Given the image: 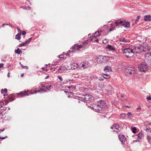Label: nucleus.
Instances as JSON below:
<instances>
[{"instance_id":"nucleus-5","label":"nucleus","mask_w":151,"mask_h":151,"mask_svg":"<svg viewBox=\"0 0 151 151\" xmlns=\"http://www.w3.org/2000/svg\"><path fill=\"white\" fill-rule=\"evenodd\" d=\"M135 72V68L132 67H129L125 70V74L127 76H130L134 75Z\"/></svg>"},{"instance_id":"nucleus-39","label":"nucleus","mask_w":151,"mask_h":151,"mask_svg":"<svg viewBox=\"0 0 151 151\" xmlns=\"http://www.w3.org/2000/svg\"><path fill=\"white\" fill-rule=\"evenodd\" d=\"M25 45H25V43L24 42L23 43L20 44L18 46L19 47H22L23 46H24Z\"/></svg>"},{"instance_id":"nucleus-6","label":"nucleus","mask_w":151,"mask_h":151,"mask_svg":"<svg viewBox=\"0 0 151 151\" xmlns=\"http://www.w3.org/2000/svg\"><path fill=\"white\" fill-rule=\"evenodd\" d=\"M138 68L139 71L145 72L147 70L148 66L146 63L143 62L139 65Z\"/></svg>"},{"instance_id":"nucleus-9","label":"nucleus","mask_w":151,"mask_h":151,"mask_svg":"<svg viewBox=\"0 0 151 151\" xmlns=\"http://www.w3.org/2000/svg\"><path fill=\"white\" fill-rule=\"evenodd\" d=\"M119 138L123 145L124 144H125V143L126 142V138L124 135H119Z\"/></svg>"},{"instance_id":"nucleus-22","label":"nucleus","mask_w":151,"mask_h":151,"mask_svg":"<svg viewBox=\"0 0 151 151\" xmlns=\"http://www.w3.org/2000/svg\"><path fill=\"white\" fill-rule=\"evenodd\" d=\"M53 88V86L51 85H49L47 84L46 86V89L47 90H49L50 89Z\"/></svg>"},{"instance_id":"nucleus-2","label":"nucleus","mask_w":151,"mask_h":151,"mask_svg":"<svg viewBox=\"0 0 151 151\" xmlns=\"http://www.w3.org/2000/svg\"><path fill=\"white\" fill-rule=\"evenodd\" d=\"M40 91H37L35 90L34 89H32L29 91H22L18 93H17V94L18 95V97H23L26 96H28L30 94H35L37 93H40Z\"/></svg>"},{"instance_id":"nucleus-36","label":"nucleus","mask_w":151,"mask_h":151,"mask_svg":"<svg viewBox=\"0 0 151 151\" xmlns=\"http://www.w3.org/2000/svg\"><path fill=\"white\" fill-rule=\"evenodd\" d=\"M56 66L55 68H53V71H55V70H58V69L59 68H60V66L59 67L58 66H57V65Z\"/></svg>"},{"instance_id":"nucleus-28","label":"nucleus","mask_w":151,"mask_h":151,"mask_svg":"<svg viewBox=\"0 0 151 151\" xmlns=\"http://www.w3.org/2000/svg\"><path fill=\"white\" fill-rule=\"evenodd\" d=\"M143 134L142 132H139L138 134V137L139 139H141L143 136Z\"/></svg>"},{"instance_id":"nucleus-26","label":"nucleus","mask_w":151,"mask_h":151,"mask_svg":"<svg viewBox=\"0 0 151 151\" xmlns=\"http://www.w3.org/2000/svg\"><path fill=\"white\" fill-rule=\"evenodd\" d=\"M119 40L121 42L126 43L128 42V40H126L125 38L124 37H121L119 39Z\"/></svg>"},{"instance_id":"nucleus-15","label":"nucleus","mask_w":151,"mask_h":151,"mask_svg":"<svg viewBox=\"0 0 151 151\" xmlns=\"http://www.w3.org/2000/svg\"><path fill=\"white\" fill-rule=\"evenodd\" d=\"M119 125L117 124H114L111 127V128L115 132H117L119 129Z\"/></svg>"},{"instance_id":"nucleus-14","label":"nucleus","mask_w":151,"mask_h":151,"mask_svg":"<svg viewBox=\"0 0 151 151\" xmlns=\"http://www.w3.org/2000/svg\"><path fill=\"white\" fill-rule=\"evenodd\" d=\"M105 49H107V50L109 51H114L116 50V49L114 47L111 45H108L105 47Z\"/></svg>"},{"instance_id":"nucleus-33","label":"nucleus","mask_w":151,"mask_h":151,"mask_svg":"<svg viewBox=\"0 0 151 151\" xmlns=\"http://www.w3.org/2000/svg\"><path fill=\"white\" fill-rule=\"evenodd\" d=\"M7 89L6 88H4V89H2L1 91V93L3 94L4 93V92L7 93Z\"/></svg>"},{"instance_id":"nucleus-37","label":"nucleus","mask_w":151,"mask_h":151,"mask_svg":"<svg viewBox=\"0 0 151 151\" xmlns=\"http://www.w3.org/2000/svg\"><path fill=\"white\" fill-rule=\"evenodd\" d=\"M125 115V114H122L120 115V117L122 119H123Z\"/></svg>"},{"instance_id":"nucleus-4","label":"nucleus","mask_w":151,"mask_h":151,"mask_svg":"<svg viewBox=\"0 0 151 151\" xmlns=\"http://www.w3.org/2000/svg\"><path fill=\"white\" fill-rule=\"evenodd\" d=\"M104 101L102 100L99 101L98 102L96 111L100 113H103L104 111Z\"/></svg>"},{"instance_id":"nucleus-18","label":"nucleus","mask_w":151,"mask_h":151,"mask_svg":"<svg viewBox=\"0 0 151 151\" xmlns=\"http://www.w3.org/2000/svg\"><path fill=\"white\" fill-rule=\"evenodd\" d=\"M111 72L112 70L111 69V67L110 66H106L104 68V72Z\"/></svg>"},{"instance_id":"nucleus-25","label":"nucleus","mask_w":151,"mask_h":151,"mask_svg":"<svg viewBox=\"0 0 151 151\" xmlns=\"http://www.w3.org/2000/svg\"><path fill=\"white\" fill-rule=\"evenodd\" d=\"M32 38H30L28 39L27 40L25 41V42H24V43H25V44L26 45H28V44H29V43L30 42V41L32 40Z\"/></svg>"},{"instance_id":"nucleus-27","label":"nucleus","mask_w":151,"mask_h":151,"mask_svg":"<svg viewBox=\"0 0 151 151\" xmlns=\"http://www.w3.org/2000/svg\"><path fill=\"white\" fill-rule=\"evenodd\" d=\"M150 56L151 57V52H148L145 55V57L146 59H147V58H149V56Z\"/></svg>"},{"instance_id":"nucleus-63","label":"nucleus","mask_w":151,"mask_h":151,"mask_svg":"<svg viewBox=\"0 0 151 151\" xmlns=\"http://www.w3.org/2000/svg\"><path fill=\"white\" fill-rule=\"evenodd\" d=\"M27 7L28 8V9L29 10H30L31 9V8L29 7Z\"/></svg>"},{"instance_id":"nucleus-47","label":"nucleus","mask_w":151,"mask_h":151,"mask_svg":"<svg viewBox=\"0 0 151 151\" xmlns=\"http://www.w3.org/2000/svg\"><path fill=\"white\" fill-rule=\"evenodd\" d=\"M96 37V35H95L94 36V34H93V35L92 36V38H91L90 40V41L91 40H92L93 39V38H96V37Z\"/></svg>"},{"instance_id":"nucleus-16","label":"nucleus","mask_w":151,"mask_h":151,"mask_svg":"<svg viewBox=\"0 0 151 151\" xmlns=\"http://www.w3.org/2000/svg\"><path fill=\"white\" fill-rule=\"evenodd\" d=\"M104 56H100L96 59L97 62L99 63H101L103 62Z\"/></svg>"},{"instance_id":"nucleus-13","label":"nucleus","mask_w":151,"mask_h":151,"mask_svg":"<svg viewBox=\"0 0 151 151\" xmlns=\"http://www.w3.org/2000/svg\"><path fill=\"white\" fill-rule=\"evenodd\" d=\"M88 62H87L81 63L80 65L79 68L81 69H84L88 67Z\"/></svg>"},{"instance_id":"nucleus-19","label":"nucleus","mask_w":151,"mask_h":151,"mask_svg":"<svg viewBox=\"0 0 151 151\" xmlns=\"http://www.w3.org/2000/svg\"><path fill=\"white\" fill-rule=\"evenodd\" d=\"M144 20L145 21H151V16L149 15L145 16Z\"/></svg>"},{"instance_id":"nucleus-57","label":"nucleus","mask_w":151,"mask_h":151,"mask_svg":"<svg viewBox=\"0 0 151 151\" xmlns=\"http://www.w3.org/2000/svg\"><path fill=\"white\" fill-rule=\"evenodd\" d=\"M99 80L100 81H103V78L102 77H99Z\"/></svg>"},{"instance_id":"nucleus-7","label":"nucleus","mask_w":151,"mask_h":151,"mask_svg":"<svg viewBox=\"0 0 151 151\" xmlns=\"http://www.w3.org/2000/svg\"><path fill=\"white\" fill-rule=\"evenodd\" d=\"M142 45H137L133 47L132 50L134 53H140L142 52Z\"/></svg>"},{"instance_id":"nucleus-43","label":"nucleus","mask_w":151,"mask_h":151,"mask_svg":"<svg viewBox=\"0 0 151 151\" xmlns=\"http://www.w3.org/2000/svg\"><path fill=\"white\" fill-rule=\"evenodd\" d=\"M115 27H112V28H110L109 29V32H110L114 30H115Z\"/></svg>"},{"instance_id":"nucleus-54","label":"nucleus","mask_w":151,"mask_h":151,"mask_svg":"<svg viewBox=\"0 0 151 151\" xmlns=\"http://www.w3.org/2000/svg\"><path fill=\"white\" fill-rule=\"evenodd\" d=\"M57 65V63H54V64L53 63V64H52V66H56Z\"/></svg>"},{"instance_id":"nucleus-52","label":"nucleus","mask_w":151,"mask_h":151,"mask_svg":"<svg viewBox=\"0 0 151 151\" xmlns=\"http://www.w3.org/2000/svg\"><path fill=\"white\" fill-rule=\"evenodd\" d=\"M22 35H24L26 34V33L25 31H23L22 32Z\"/></svg>"},{"instance_id":"nucleus-44","label":"nucleus","mask_w":151,"mask_h":151,"mask_svg":"<svg viewBox=\"0 0 151 151\" xmlns=\"http://www.w3.org/2000/svg\"><path fill=\"white\" fill-rule=\"evenodd\" d=\"M109 58L108 57H106V56H104V61L106 62V61H107L109 60Z\"/></svg>"},{"instance_id":"nucleus-30","label":"nucleus","mask_w":151,"mask_h":151,"mask_svg":"<svg viewBox=\"0 0 151 151\" xmlns=\"http://www.w3.org/2000/svg\"><path fill=\"white\" fill-rule=\"evenodd\" d=\"M101 32V31H100V32L99 31H97L94 34V36H95V35L96 36V37L98 36L101 35L100 33ZM101 32H102V31Z\"/></svg>"},{"instance_id":"nucleus-60","label":"nucleus","mask_w":151,"mask_h":151,"mask_svg":"<svg viewBox=\"0 0 151 151\" xmlns=\"http://www.w3.org/2000/svg\"><path fill=\"white\" fill-rule=\"evenodd\" d=\"M99 41L98 39H97L95 40V41L96 42H98Z\"/></svg>"},{"instance_id":"nucleus-56","label":"nucleus","mask_w":151,"mask_h":151,"mask_svg":"<svg viewBox=\"0 0 151 151\" xmlns=\"http://www.w3.org/2000/svg\"><path fill=\"white\" fill-rule=\"evenodd\" d=\"M17 29L18 32H20V33H21V34L22 32H21V31L20 30V29L18 28H17Z\"/></svg>"},{"instance_id":"nucleus-34","label":"nucleus","mask_w":151,"mask_h":151,"mask_svg":"<svg viewBox=\"0 0 151 151\" xmlns=\"http://www.w3.org/2000/svg\"><path fill=\"white\" fill-rule=\"evenodd\" d=\"M127 115L128 116V118H131L132 117V114L131 112H128L127 113Z\"/></svg>"},{"instance_id":"nucleus-29","label":"nucleus","mask_w":151,"mask_h":151,"mask_svg":"<svg viewBox=\"0 0 151 151\" xmlns=\"http://www.w3.org/2000/svg\"><path fill=\"white\" fill-rule=\"evenodd\" d=\"M76 98L77 99L79 100H81V101H84L83 96L82 97L79 96H77L76 97Z\"/></svg>"},{"instance_id":"nucleus-24","label":"nucleus","mask_w":151,"mask_h":151,"mask_svg":"<svg viewBox=\"0 0 151 151\" xmlns=\"http://www.w3.org/2000/svg\"><path fill=\"white\" fill-rule=\"evenodd\" d=\"M66 70V68L65 66H60V68H59L58 69V71H59L61 70L62 71Z\"/></svg>"},{"instance_id":"nucleus-64","label":"nucleus","mask_w":151,"mask_h":151,"mask_svg":"<svg viewBox=\"0 0 151 151\" xmlns=\"http://www.w3.org/2000/svg\"><path fill=\"white\" fill-rule=\"evenodd\" d=\"M72 88V86H69L68 88H69V89H70L71 88Z\"/></svg>"},{"instance_id":"nucleus-48","label":"nucleus","mask_w":151,"mask_h":151,"mask_svg":"<svg viewBox=\"0 0 151 151\" xmlns=\"http://www.w3.org/2000/svg\"><path fill=\"white\" fill-rule=\"evenodd\" d=\"M58 78L59 79L60 81H63V79H62V77L61 76H58Z\"/></svg>"},{"instance_id":"nucleus-58","label":"nucleus","mask_w":151,"mask_h":151,"mask_svg":"<svg viewBox=\"0 0 151 151\" xmlns=\"http://www.w3.org/2000/svg\"><path fill=\"white\" fill-rule=\"evenodd\" d=\"M5 129L4 128L3 129H0V132L1 131L3 132L4 130Z\"/></svg>"},{"instance_id":"nucleus-11","label":"nucleus","mask_w":151,"mask_h":151,"mask_svg":"<svg viewBox=\"0 0 151 151\" xmlns=\"http://www.w3.org/2000/svg\"><path fill=\"white\" fill-rule=\"evenodd\" d=\"M142 52H147L150 51L151 48L150 47L146 45H142Z\"/></svg>"},{"instance_id":"nucleus-10","label":"nucleus","mask_w":151,"mask_h":151,"mask_svg":"<svg viewBox=\"0 0 151 151\" xmlns=\"http://www.w3.org/2000/svg\"><path fill=\"white\" fill-rule=\"evenodd\" d=\"M14 100L12 97L10 99H9L8 100L5 101V103L4 102V101H0V109L3 107V106L4 105H7L9 102L12 101Z\"/></svg>"},{"instance_id":"nucleus-51","label":"nucleus","mask_w":151,"mask_h":151,"mask_svg":"<svg viewBox=\"0 0 151 151\" xmlns=\"http://www.w3.org/2000/svg\"><path fill=\"white\" fill-rule=\"evenodd\" d=\"M7 137V136H6L5 137H1L0 138V139H5V138H6Z\"/></svg>"},{"instance_id":"nucleus-23","label":"nucleus","mask_w":151,"mask_h":151,"mask_svg":"<svg viewBox=\"0 0 151 151\" xmlns=\"http://www.w3.org/2000/svg\"><path fill=\"white\" fill-rule=\"evenodd\" d=\"M21 33H18L17 35H15V38L19 40L21 39Z\"/></svg>"},{"instance_id":"nucleus-32","label":"nucleus","mask_w":151,"mask_h":151,"mask_svg":"<svg viewBox=\"0 0 151 151\" xmlns=\"http://www.w3.org/2000/svg\"><path fill=\"white\" fill-rule=\"evenodd\" d=\"M86 106L88 107H91L93 109H95L96 110H96L97 109H96L95 107V106H93V105H91L90 106L88 104H86Z\"/></svg>"},{"instance_id":"nucleus-1","label":"nucleus","mask_w":151,"mask_h":151,"mask_svg":"<svg viewBox=\"0 0 151 151\" xmlns=\"http://www.w3.org/2000/svg\"><path fill=\"white\" fill-rule=\"evenodd\" d=\"M88 43V41L86 40L83 42L81 45L75 44L70 48L68 53L66 54V55H69V53L70 52H73L76 50H80L81 48H84V49L87 48L88 46H87V45Z\"/></svg>"},{"instance_id":"nucleus-17","label":"nucleus","mask_w":151,"mask_h":151,"mask_svg":"<svg viewBox=\"0 0 151 151\" xmlns=\"http://www.w3.org/2000/svg\"><path fill=\"white\" fill-rule=\"evenodd\" d=\"M123 21L120 20H118L117 21L115 22V24L116 27L122 26L123 25Z\"/></svg>"},{"instance_id":"nucleus-55","label":"nucleus","mask_w":151,"mask_h":151,"mask_svg":"<svg viewBox=\"0 0 151 151\" xmlns=\"http://www.w3.org/2000/svg\"><path fill=\"white\" fill-rule=\"evenodd\" d=\"M23 68L26 69H28V67L26 66H24L23 67Z\"/></svg>"},{"instance_id":"nucleus-8","label":"nucleus","mask_w":151,"mask_h":151,"mask_svg":"<svg viewBox=\"0 0 151 151\" xmlns=\"http://www.w3.org/2000/svg\"><path fill=\"white\" fill-rule=\"evenodd\" d=\"M84 101H91L94 99V97L93 96L88 94H86L83 96Z\"/></svg>"},{"instance_id":"nucleus-46","label":"nucleus","mask_w":151,"mask_h":151,"mask_svg":"<svg viewBox=\"0 0 151 151\" xmlns=\"http://www.w3.org/2000/svg\"><path fill=\"white\" fill-rule=\"evenodd\" d=\"M46 86V85H42L40 87H39V89H40V88L43 89V88L45 87Z\"/></svg>"},{"instance_id":"nucleus-20","label":"nucleus","mask_w":151,"mask_h":151,"mask_svg":"<svg viewBox=\"0 0 151 151\" xmlns=\"http://www.w3.org/2000/svg\"><path fill=\"white\" fill-rule=\"evenodd\" d=\"M130 26L129 23V22H125L123 21L122 26L126 28L129 27Z\"/></svg>"},{"instance_id":"nucleus-21","label":"nucleus","mask_w":151,"mask_h":151,"mask_svg":"<svg viewBox=\"0 0 151 151\" xmlns=\"http://www.w3.org/2000/svg\"><path fill=\"white\" fill-rule=\"evenodd\" d=\"M14 52L18 54H20L22 53V50L19 48H18L17 50H15Z\"/></svg>"},{"instance_id":"nucleus-50","label":"nucleus","mask_w":151,"mask_h":151,"mask_svg":"<svg viewBox=\"0 0 151 151\" xmlns=\"http://www.w3.org/2000/svg\"><path fill=\"white\" fill-rule=\"evenodd\" d=\"M146 99L148 100H151V96H150L149 97H147Z\"/></svg>"},{"instance_id":"nucleus-62","label":"nucleus","mask_w":151,"mask_h":151,"mask_svg":"<svg viewBox=\"0 0 151 151\" xmlns=\"http://www.w3.org/2000/svg\"><path fill=\"white\" fill-rule=\"evenodd\" d=\"M10 73H8V74H7V76H8V77H9V76H10Z\"/></svg>"},{"instance_id":"nucleus-45","label":"nucleus","mask_w":151,"mask_h":151,"mask_svg":"<svg viewBox=\"0 0 151 151\" xmlns=\"http://www.w3.org/2000/svg\"><path fill=\"white\" fill-rule=\"evenodd\" d=\"M145 123L146 125H151V123L148 122H145Z\"/></svg>"},{"instance_id":"nucleus-41","label":"nucleus","mask_w":151,"mask_h":151,"mask_svg":"<svg viewBox=\"0 0 151 151\" xmlns=\"http://www.w3.org/2000/svg\"><path fill=\"white\" fill-rule=\"evenodd\" d=\"M40 89L41 91L45 92H46L47 90V89H46V86L45 87L43 88V89L40 88Z\"/></svg>"},{"instance_id":"nucleus-40","label":"nucleus","mask_w":151,"mask_h":151,"mask_svg":"<svg viewBox=\"0 0 151 151\" xmlns=\"http://www.w3.org/2000/svg\"><path fill=\"white\" fill-rule=\"evenodd\" d=\"M140 17V16H138L137 17V19L135 20V22L136 23L139 21V19Z\"/></svg>"},{"instance_id":"nucleus-42","label":"nucleus","mask_w":151,"mask_h":151,"mask_svg":"<svg viewBox=\"0 0 151 151\" xmlns=\"http://www.w3.org/2000/svg\"><path fill=\"white\" fill-rule=\"evenodd\" d=\"M147 139L150 142H151V137L149 135H147Z\"/></svg>"},{"instance_id":"nucleus-53","label":"nucleus","mask_w":151,"mask_h":151,"mask_svg":"<svg viewBox=\"0 0 151 151\" xmlns=\"http://www.w3.org/2000/svg\"><path fill=\"white\" fill-rule=\"evenodd\" d=\"M73 65L76 67H77L78 66V64L76 63H73Z\"/></svg>"},{"instance_id":"nucleus-3","label":"nucleus","mask_w":151,"mask_h":151,"mask_svg":"<svg viewBox=\"0 0 151 151\" xmlns=\"http://www.w3.org/2000/svg\"><path fill=\"white\" fill-rule=\"evenodd\" d=\"M123 53L127 58H130L133 56L134 53L132 49L127 48L123 49Z\"/></svg>"},{"instance_id":"nucleus-12","label":"nucleus","mask_w":151,"mask_h":151,"mask_svg":"<svg viewBox=\"0 0 151 151\" xmlns=\"http://www.w3.org/2000/svg\"><path fill=\"white\" fill-rule=\"evenodd\" d=\"M112 88L109 85L107 86L105 89V91L106 92V93L108 96L110 95L112 93Z\"/></svg>"},{"instance_id":"nucleus-35","label":"nucleus","mask_w":151,"mask_h":151,"mask_svg":"<svg viewBox=\"0 0 151 151\" xmlns=\"http://www.w3.org/2000/svg\"><path fill=\"white\" fill-rule=\"evenodd\" d=\"M136 128L135 127H133L132 129V131L134 133H136Z\"/></svg>"},{"instance_id":"nucleus-38","label":"nucleus","mask_w":151,"mask_h":151,"mask_svg":"<svg viewBox=\"0 0 151 151\" xmlns=\"http://www.w3.org/2000/svg\"><path fill=\"white\" fill-rule=\"evenodd\" d=\"M147 132H151V129H150V128H147L146 127V129H145Z\"/></svg>"},{"instance_id":"nucleus-31","label":"nucleus","mask_w":151,"mask_h":151,"mask_svg":"<svg viewBox=\"0 0 151 151\" xmlns=\"http://www.w3.org/2000/svg\"><path fill=\"white\" fill-rule=\"evenodd\" d=\"M110 77L109 74H107L104 73V79H109Z\"/></svg>"},{"instance_id":"nucleus-61","label":"nucleus","mask_w":151,"mask_h":151,"mask_svg":"<svg viewBox=\"0 0 151 151\" xmlns=\"http://www.w3.org/2000/svg\"><path fill=\"white\" fill-rule=\"evenodd\" d=\"M137 110H141V108L140 107H138L137 109Z\"/></svg>"},{"instance_id":"nucleus-59","label":"nucleus","mask_w":151,"mask_h":151,"mask_svg":"<svg viewBox=\"0 0 151 151\" xmlns=\"http://www.w3.org/2000/svg\"><path fill=\"white\" fill-rule=\"evenodd\" d=\"M104 108H105V107L106 106H107V107H108V105L106 104L104 102Z\"/></svg>"},{"instance_id":"nucleus-49","label":"nucleus","mask_w":151,"mask_h":151,"mask_svg":"<svg viewBox=\"0 0 151 151\" xmlns=\"http://www.w3.org/2000/svg\"><path fill=\"white\" fill-rule=\"evenodd\" d=\"M4 67V64L3 63L0 64V68H2Z\"/></svg>"}]
</instances>
